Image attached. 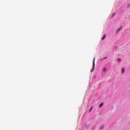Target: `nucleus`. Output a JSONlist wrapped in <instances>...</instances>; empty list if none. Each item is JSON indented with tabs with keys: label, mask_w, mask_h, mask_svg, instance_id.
<instances>
[{
	"label": "nucleus",
	"mask_w": 130,
	"mask_h": 130,
	"mask_svg": "<svg viewBox=\"0 0 130 130\" xmlns=\"http://www.w3.org/2000/svg\"><path fill=\"white\" fill-rule=\"evenodd\" d=\"M103 127H104V126H102L101 127V129H102V128H103Z\"/></svg>",
	"instance_id": "nucleus-10"
},
{
	"label": "nucleus",
	"mask_w": 130,
	"mask_h": 130,
	"mask_svg": "<svg viewBox=\"0 0 130 130\" xmlns=\"http://www.w3.org/2000/svg\"><path fill=\"white\" fill-rule=\"evenodd\" d=\"M94 70H95V58H93L92 69H91V72L93 73V72H94Z\"/></svg>",
	"instance_id": "nucleus-1"
},
{
	"label": "nucleus",
	"mask_w": 130,
	"mask_h": 130,
	"mask_svg": "<svg viewBox=\"0 0 130 130\" xmlns=\"http://www.w3.org/2000/svg\"><path fill=\"white\" fill-rule=\"evenodd\" d=\"M121 29H122V26H121L120 28H119L118 29H117V33L119 32V31H120Z\"/></svg>",
	"instance_id": "nucleus-2"
},
{
	"label": "nucleus",
	"mask_w": 130,
	"mask_h": 130,
	"mask_svg": "<svg viewBox=\"0 0 130 130\" xmlns=\"http://www.w3.org/2000/svg\"><path fill=\"white\" fill-rule=\"evenodd\" d=\"M104 73H105L106 72V68H104L103 70Z\"/></svg>",
	"instance_id": "nucleus-8"
},
{
	"label": "nucleus",
	"mask_w": 130,
	"mask_h": 130,
	"mask_svg": "<svg viewBox=\"0 0 130 130\" xmlns=\"http://www.w3.org/2000/svg\"><path fill=\"white\" fill-rule=\"evenodd\" d=\"M102 60H103V59H101V61H102Z\"/></svg>",
	"instance_id": "nucleus-13"
},
{
	"label": "nucleus",
	"mask_w": 130,
	"mask_h": 130,
	"mask_svg": "<svg viewBox=\"0 0 130 130\" xmlns=\"http://www.w3.org/2000/svg\"><path fill=\"white\" fill-rule=\"evenodd\" d=\"M120 58H118V61H120Z\"/></svg>",
	"instance_id": "nucleus-11"
},
{
	"label": "nucleus",
	"mask_w": 130,
	"mask_h": 130,
	"mask_svg": "<svg viewBox=\"0 0 130 130\" xmlns=\"http://www.w3.org/2000/svg\"><path fill=\"white\" fill-rule=\"evenodd\" d=\"M85 127H86L87 128H89V124H86L85 125Z\"/></svg>",
	"instance_id": "nucleus-7"
},
{
	"label": "nucleus",
	"mask_w": 130,
	"mask_h": 130,
	"mask_svg": "<svg viewBox=\"0 0 130 130\" xmlns=\"http://www.w3.org/2000/svg\"><path fill=\"white\" fill-rule=\"evenodd\" d=\"M104 104H103V103H102L100 105V108H101V107H102V106H103Z\"/></svg>",
	"instance_id": "nucleus-6"
},
{
	"label": "nucleus",
	"mask_w": 130,
	"mask_h": 130,
	"mask_svg": "<svg viewBox=\"0 0 130 130\" xmlns=\"http://www.w3.org/2000/svg\"><path fill=\"white\" fill-rule=\"evenodd\" d=\"M106 58H107V57H105L104 59H106Z\"/></svg>",
	"instance_id": "nucleus-12"
},
{
	"label": "nucleus",
	"mask_w": 130,
	"mask_h": 130,
	"mask_svg": "<svg viewBox=\"0 0 130 130\" xmlns=\"http://www.w3.org/2000/svg\"><path fill=\"white\" fill-rule=\"evenodd\" d=\"M93 106H91L89 110V113L91 112L92 111V110H93Z\"/></svg>",
	"instance_id": "nucleus-3"
},
{
	"label": "nucleus",
	"mask_w": 130,
	"mask_h": 130,
	"mask_svg": "<svg viewBox=\"0 0 130 130\" xmlns=\"http://www.w3.org/2000/svg\"><path fill=\"white\" fill-rule=\"evenodd\" d=\"M105 37H106V35H104L103 37L102 38V40H104V39H105Z\"/></svg>",
	"instance_id": "nucleus-5"
},
{
	"label": "nucleus",
	"mask_w": 130,
	"mask_h": 130,
	"mask_svg": "<svg viewBox=\"0 0 130 130\" xmlns=\"http://www.w3.org/2000/svg\"><path fill=\"white\" fill-rule=\"evenodd\" d=\"M125 72V69L124 68L122 69V74H123Z\"/></svg>",
	"instance_id": "nucleus-4"
},
{
	"label": "nucleus",
	"mask_w": 130,
	"mask_h": 130,
	"mask_svg": "<svg viewBox=\"0 0 130 130\" xmlns=\"http://www.w3.org/2000/svg\"><path fill=\"white\" fill-rule=\"evenodd\" d=\"M115 16V13L113 14L112 17H114Z\"/></svg>",
	"instance_id": "nucleus-9"
},
{
	"label": "nucleus",
	"mask_w": 130,
	"mask_h": 130,
	"mask_svg": "<svg viewBox=\"0 0 130 130\" xmlns=\"http://www.w3.org/2000/svg\"><path fill=\"white\" fill-rule=\"evenodd\" d=\"M129 6H130V5L129 4V5H128V7H129Z\"/></svg>",
	"instance_id": "nucleus-14"
}]
</instances>
